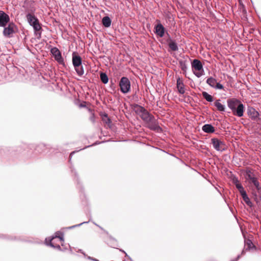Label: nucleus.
<instances>
[{
	"label": "nucleus",
	"mask_w": 261,
	"mask_h": 261,
	"mask_svg": "<svg viewBox=\"0 0 261 261\" xmlns=\"http://www.w3.org/2000/svg\"><path fill=\"white\" fill-rule=\"evenodd\" d=\"M240 257L241 255H238L237 257L235 259H232V260L237 261L240 258Z\"/></svg>",
	"instance_id": "a19ab883"
},
{
	"label": "nucleus",
	"mask_w": 261,
	"mask_h": 261,
	"mask_svg": "<svg viewBox=\"0 0 261 261\" xmlns=\"http://www.w3.org/2000/svg\"><path fill=\"white\" fill-rule=\"evenodd\" d=\"M80 251L84 255H85V254L82 252V250H80Z\"/></svg>",
	"instance_id": "49530a36"
},
{
	"label": "nucleus",
	"mask_w": 261,
	"mask_h": 261,
	"mask_svg": "<svg viewBox=\"0 0 261 261\" xmlns=\"http://www.w3.org/2000/svg\"><path fill=\"white\" fill-rule=\"evenodd\" d=\"M4 28L3 31V36L6 38H11L13 37L14 34L17 33L18 31V29L16 24L13 21H9V22L6 25V27H2Z\"/></svg>",
	"instance_id": "20e7f679"
},
{
	"label": "nucleus",
	"mask_w": 261,
	"mask_h": 261,
	"mask_svg": "<svg viewBox=\"0 0 261 261\" xmlns=\"http://www.w3.org/2000/svg\"><path fill=\"white\" fill-rule=\"evenodd\" d=\"M245 176L246 179L248 180L253 178V177H256L254 173L252 172L250 169H249L246 170Z\"/></svg>",
	"instance_id": "5701e85b"
},
{
	"label": "nucleus",
	"mask_w": 261,
	"mask_h": 261,
	"mask_svg": "<svg viewBox=\"0 0 261 261\" xmlns=\"http://www.w3.org/2000/svg\"><path fill=\"white\" fill-rule=\"evenodd\" d=\"M165 29L161 23H158L154 26V33L160 37L165 35Z\"/></svg>",
	"instance_id": "f8f14e48"
},
{
	"label": "nucleus",
	"mask_w": 261,
	"mask_h": 261,
	"mask_svg": "<svg viewBox=\"0 0 261 261\" xmlns=\"http://www.w3.org/2000/svg\"><path fill=\"white\" fill-rule=\"evenodd\" d=\"M88 258L89 259H90V260H92V259H93V258H92V257H90V256H88Z\"/></svg>",
	"instance_id": "a18cd8bd"
},
{
	"label": "nucleus",
	"mask_w": 261,
	"mask_h": 261,
	"mask_svg": "<svg viewBox=\"0 0 261 261\" xmlns=\"http://www.w3.org/2000/svg\"><path fill=\"white\" fill-rule=\"evenodd\" d=\"M168 46H169V48L172 51L178 50V47L177 44L176 43L175 41L170 39L169 40H168Z\"/></svg>",
	"instance_id": "a211bd4d"
},
{
	"label": "nucleus",
	"mask_w": 261,
	"mask_h": 261,
	"mask_svg": "<svg viewBox=\"0 0 261 261\" xmlns=\"http://www.w3.org/2000/svg\"><path fill=\"white\" fill-rule=\"evenodd\" d=\"M192 67L193 69L198 71L204 72L203 65L201 61L198 59H194L192 62Z\"/></svg>",
	"instance_id": "ddd939ff"
},
{
	"label": "nucleus",
	"mask_w": 261,
	"mask_h": 261,
	"mask_svg": "<svg viewBox=\"0 0 261 261\" xmlns=\"http://www.w3.org/2000/svg\"><path fill=\"white\" fill-rule=\"evenodd\" d=\"M119 86L120 87L121 91L123 93H126L128 92L130 88V83L128 78L126 77H121Z\"/></svg>",
	"instance_id": "0eeeda50"
},
{
	"label": "nucleus",
	"mask_w": 261,
	"mask_h": 261,
	"mask_svg": "<svg viewBox=\"0 0 261 261\" xmlns=\"http://www.w3.org/2000/svg\"><path fill=\"white\" fill-rule=\"evenodd\" d=\"M61 233H62L60 231H57L56 233V234L55 236H59V234H61Z\"/></svg>",
	"instance_id": "79ce46f5"
},
{
	"label": "nucleus",
	"mask_w": 261,
	"mask_h": 261,
	"mask_svg": "<svg viewBox=\"0 0 261 261\" xmlns=\"http://www.w3.org/2000/svg\"><path fill=\"white\" fill-rule=\"evenodd\" d=\"M74 175H75V176H76V175H77V173H76V172H74Z\"/></svg>",
	"instance_id": "de8ad7c7"
},
{
	"label": "nucleus",
	"mask_w": 261,
	"mask_h": 261,
	"mask_svg": "<svg viewBox=\"0 0 261 261\" xmlns=\"http://www.w3.org/2000/svg\"><path fill=\"white\" fill-rule=\"evenodd\" d=\"M227 104L234 116L239 117L243 116L245 106L239 99L236 98L228 99Z\"/></svg>",
	"instance_id": "f257e3e1"
},
{
	"label": "nucleus",
	"mask_w": 261,
	"mask_h": 261,
	"mask_svg": "<svg viewBox=\"0 0 261 261\" xmlns=\"http://www.w3.org/2000/svg\"><path fill=\"white\" fill-rule=\"evenodd\" d=\"M245 253V250L244 249L242 250V252H241V255H244Z\"/></svg>",
	"instance_id": "37998d69"
},
{
	"label": "nucleus",
	"mask_w": 261,
	"mask_h": 261,
	"mask_svg": "<svg viewBox=\"0 0 261 261\" xmlns=\"http://www.w3.org/2000/svg\"><path fill=\"white\" fill-rule=\"evenodd\" d=\"M211 144L214 148L218 151L223 152L226 149L225 143L217 138L211 139Z\"/></svg>",
	"instance_id": "423d86ee"
},
{
	"label": "nucleus",
	"mask_w": 261,
	"mask_h": 261,
	"mask_svg": "<svg viewBox=\"0 0 261 261\" xmlns=\"http://www.w3.org/2000/svg\"><path fill=\"white\" fill-rule=\"evenodd\" d=\"M176 86L178 90V92L181 94H183L185 92V85L183 83L182 81L178 77L176 81Z\"/></svg>",
	"instance_id": "2eb2a0df"
},
{
	"label": "nucleus",
	"mask_w": 261,
	"mask_h": 261,
	"mask_svg": "<svg viewBox=\"0 0 261 261\" xmlns=\"http://www.w3.org/2000/svg\"><path fill=\"white\" fill-rule=\"evenodd\" d=\"M90 220L88 221H86V222H83L79 224H76V225H73V226H70L69 227H68V229H72V228H75V227H79V226H81L82 225H83V224H86V223H89V222L90 221Z\"/></svg>",
	"instance_id": "473e14b6"
},
{
	"label": "nucleus",
	"mask_w": 261,
	"mask_h": 261,
	"mask_svg": "<svg viewBox=\"0 0 261 261\" xmlns=\"http://www.w3.org/2000/svg\"><path fill=\"white\" fill-rule=\"evenodd\" d=\"M202 130L206 133L212 134L215 132V127L211 124H205L202 127Z\"/></svg>",
	"instance_id": "dca6fc26"
},
{
	"label": "nucleus",
	"mask_w": 261,
	"mask_h": 261,
	"mask_svg": "<svg viewBox=\"0 0 261 261\" xmlns=\"http://www.w3.org/2000/svg\"><path fill=\"white\" fill-rule=\"evenodd\" d=\"M244 201L245 202L246 204L248 205L250 207H253V204L252 202L250 201L249 197L248 196L246 192L243 193L241 195Z\"/></svg>",
	"instance_id": "aec40b11"
},
{
	"label": "nucleus",
	"mask_w": 261,
	"mask_h": 261,
	"mask_svg": "<svg viewBox=\"0 0 261 261\" xmlns=\"http://www.w3.org/2000/svg\"><path fill=\"white\" fill-rule=\"evenodd\" d=\"M202 95L203 97L206 99L208 102H212L214 100L213 97L209 94L207 92L205 91H203L202 92Z\"/></svg>",
	"instance_id": "393cba45"
},
{
	"label": "nucleus",
	"mask_w": 261,
	"mask_h": 261,
	"mask_svg": "<svg viewBox=\"0 0 261 261\" xmlns=\"http://www.w3.org/2000/svg\"><path fill=\"white\" fill-rule=\"evenodd\" d=\"M179 66H180V68H181V69L183 71H186V70L187 69V66L186 61H184V60H180L179 61Z\"/></svg>",
	"instance_id": "c85d7f7f"
},
{
	"label": "nucleus",
	"mask_w": 261,
	"mask_h": 261,
	"mask_svg": "<svg viewBox=\"0 0 261 261\" xmlns=\"http://www.w3.org/2000/svg\"><path fill=\"white\" fill-rule=\"evenodd\" d=\"M206 83L210 86L214 88L216 84H217V80L213 77H210L206 80Z\"/></svg>",
	"instance_id": "b1692460"
},
{
	"label": "nucleus",
	"mask_w": 261,
	"mask_h": 261,
	"mask_svg": "<svg viewBox=\"0 0 261 261\" xmlns=\"http://www.w3.org/2000/svg\"><path fill=\"white\" fill-rule=\"evenodd\" d=\"M94 224L95 225H96V226H98V227H100L99 225H98L97 224H96V223H94Z\"/></svg>",
	"instance_id": "09e8293b"
},
{
	"label": "nucleus",
	"mask_w": 261,
	"mask_h": 261,
	"mask_svg": "<svg viewBox=\"0 0 261 261\" xmlns=\"http://www.w3.org/2000/svg\"><path fill=\"white\" fill-rule=\"evenodd\" d=\"M92 260L93 261H99L98 259H96V258H94L93 259H92Z\"/></svg>",
	"instance_id": "c03bdc74"
},
{
	"label": "nucleus",
	"mask_w": 261,
	"mask_h": 261,
	"mask_svg": "<svg viewBox=\"0 0 261 261\" xmlns=\"http://www.w3.org/2000/svg\"><path fill=\"white\" fill-rule=\"evenodd\" d=\"M71 170L72 172H73V169L71 168Z\"/></svg>",
	"instance_id": "8fccbe9b"
},
{
	"label": "nucleus",
	"mask_w": 261,
	"mask_h": 261,
	"mask_svg": "<svg viewBox=\"0 0 261 261\" xmlns=\"http://www.w3.org/2000/svg\"><path fill=\"white\" fill-rule=\"evenodd\" d=\"M10 21L9 16L4 11L0 10V27H6Z\"/></svg>",
	"instance_id": "9d476101"
},
{
	"label": "nucleus",
	"mask_w": 261,
	"mask_h": 261,
	"mask_svg": "<svg viewBox=\"0 0 261 261\" xmlns=\"http://www.w3.org/2000/svg\"><path fill=\"white\" fill-rule=\"evenodd\" d=\"M240 257L241 255H238L237 257L235 259H232V260L237 261L240 258Z\"/></svg>",
	"instance_id": "ea45409f"
},
{
	"label": "nucleus",
	"mask_w": 261,
	"mask_h": 261,
	"mask_svg": "<svg viewBox=\"0 0 261 261\" xmlns=\"http://www.w3.org/2000/svg\"><path fill=\"white\" fill-rule=\"evenodd\" d=\"M139 117L142 120H147L148 118L147 116L150 113L142 106L137 103H132V113Z\"/></svg>",
	"instance_id": "7ed1b4c3"
},
{
	"label": "nucleus",
	"mask_w": 261,
	"mask_h": 261,
	"mask_svg": "<svg viewBox=\"0 0 261 261\" xmlns=\"http://www.w3.org/2000/svg\"><path fill=\"white\" fill-rule=\"evenodd\" d=\"M101 116L102 117V120L103 122L109 125V124L111 123V119L108 117V114L104 113Z\"/></svg>",
	"instance_id": "cd10ccee"
},
{
	"label": "nucleus",
	"mask_w": 261,
	"mask_h": 261,
	"mask_svg": "<svg viewBox=\"0 0 261 261\" xmlns=\"http://www.w3.org/2000/svg\"><path fill=\"white\" fill-rule=\"evenodd\" d=\"M74 69L77 74L80 76H82L84 73V67L82 64L77 67V68H74Z\"/></svg>",
	"instance_id": "a878e982"
},
{
	"label": "nucleus",
	"mask_w": 261,
	"mask_h": 261,
	"mask_svg": "<svg viewBox=\"0 0 261 261\" xmlns=\"http://www.w3.org/2000/svg\"><path fill=\"white\" fill-rule=\"evenodd\" d=\"M75 151H73L72 152H71L70 154V155H69V162L71 161V158H72V156L73 154H74L75 153Z\"/></svg>",
	"instance_id": "58836bf2"
},
{
	"label": "nucleus",
	"mask_w": 261,
	"mask_h": 261,
	"mask_svg": "<svg viewBox=\"0 0 261 261\" xmlns=\"http://www.w3.org/2000/svg\"><path fill=\"white\" fill-rule=\"evenodd\" d=\"M55 238H59L61 241H64V237H63V233L62 232L61 233V236H55V237H53Z\"/></svg>",
	"instance_id": "c9c22d12"
},
{
	"label": "nucleus",
	"mask_w": 261,
	"mask_h": 261,
	"mask_svg": "<svg viewBox=\"0 0 261 261\" xmlns=\"http://www.w3.org/2000/svg\"><path fill=\"white\" fill-rule=\"evenodd\" d=\"M250 184H252L253 185L254 184L256 181H258V179L257 177H253V178L250 179L248 180Z\"/></svg>",
	"instance_id": "72a5a7b5"
},
{
	"label": "nucleus",
	"mask_w": 261,
	"mask_h": 261,
	"mask_svg": "<svg viewBox=\"0 0 261 261\" xmlns=\"http://www.w3.org/2000/svg\"><path fill=\"white\" fill-rule=\"evenodd\" d=\"M148 119L147 120H143L147 125V127L153 130L159 132L162 130V128L159 126L156 122L154 117L150 114L147 116Z\"/></svg>",
	"instance_id": "39448f33"
},
{
	"label": "nucleus",
	"mask_w": 261,
	"mask_h": 261,
	"mask_svg": "<svg viewBox=\"0 0 261 261\" xmlns=\"http://www.w3.org/2000/svg\"><path fill=\"white\" fill-rule=\"evenodd\" d=\"M245 246L246 247L245 250H250L252 248H255V246L253 244L251 240L248 239L245 240Z\"/></svg>",
	"instance_id": "412c9836"
},
{
	"label": "nucleus",
	"mask_w": 261,
	"mask_h": 261,
	"mask_svg": "<svg viewBox=\"0 0 261 261\" xmlns=\"http://www.w3.org/2000/svg\"><path fill=\"white\" fill-rule=\"evenodd\" d=\"M203 72H204L202 71H198L196 72H194V73L197 77H200L203 74Z\"/></svg>",
	"instance_id": "f704fd0d"
},
{
	"label": "nucleus",
	"mask_w": 261,
	"mask_h": 261,
	"mask_svg": "<svg viewBox=\"0 0 261 261\" xmlns=\"http://www.w3.org/2000/svg\"><path fill=\"white\" fill-rule=\"evenodd\" d=\"M101 22L105 28H109L111 25L112 20L109 16H105L102 18Z\"/></svg>",
	"instance_id": "f3484780"
},
{
	"label": "nucleus",
	"mask_w": 261,
	"mask_h": 261,
	"mask_svg": "<svg viewBox=\"0 0 261 261\" xmlns=\"http://www.w3.org/2000/svg\"><path fill=\"white\" fill-rule=\"evenodd\" d=\"M253 185H254L255 188L254 189L252 188V190H261V185L260 184V183L258 181H257L255 183H254V184Z\"/></svg>",
	"instance_id": "7c9ffc66"
},
{
	"label": "nucleus",
	"mask_w": 261,
	"mask_h": 261,
	"mask_svg": "<svg viewBox=\"0 0 261 261\" xmlns=\"http://www.w3.org/2000/svg\"><path fill=\"white\" fill-rule=\"evenodd\" d=\"M247 112V115L252 120L255 121L261 120V118L259 117V113L252 107H248Z\"/></svg>",
	"instance_id": "6e6552de"
},
{
	"label": "nucleus",
	"mask_w": 261,
	"mask_h": 261,
	"mask_svg": "<svg viewBox=\"0 0 261 261\" xmlns=\"http://www.w3.org/2000/svg\"><path fill=\"white\" fill-rule=\"evenodd\" d=\"M50 52L53 56L54 57L55 59L58 62L59 64L63 65H65L64 59L62 56L61 51L57 47H53L51 49Z\"/></svg>",
	"instance_id": "1a4fd4ad"
},
{
	"label": "nucleus",
	"mask_w": 261,
	"mask_h": 261,
	"mask_svg": "<svg viewBox=\"0 0 261 261\" xmlns=\"http://www.w3.org/2000/svg\"><path fill=\"white\" fill-rule=\"evenodd\" d=\"M230 261H234V260H230Z\"/></svg>",
	"instance_id": "3c124183"
},
{
	"label": "nucleus",
	"mask_w": 261,
	"mask_h": 261,
	"mask_svg": "<svg viewBox=\"0 0 261 261\" xmlns=\"http://www.w3.org/2000/svg\"><path fill=\"white\" fill-rule=\"evenodd\" d=\"M220 100L218 99L214 102V106L217 108V110L221 112L225 111V107L220 102Z\"/></svg>",
	"instance_id": "6ab92c4d"
},
{
	"label": "nucleus",
	"mask_w": 261,
	"mask_h": 261,
	"mask_svg": "<svg viewBox=\"0 0 261 261\" xmlns=\"http://www.w3.org/2000/svg\"><path fill=\"white\" fill-rule=\"evenodd\" d=\"M100 80L103 84H106L108 83L109 78L106 73L101 72L100 73Z\"/></svg>",
	"instance_id": "bb28decb"
},
{
	"label": "nucleus",
	"mask_w": 261,
	"mask_h": 261,
	"mask_svg": "<svg viewBox=\"0 0 261 261\" xmlns=\"http://www.w3.org/2000/svg\"><path fill=\"white\" fill-rule=\"evenodd\" d=\"M28 22L32 26L34 31V35L38 39L41 38L42 29L39 19L34 15L30 13L26 15Z\"/></svg>",
	"instance_id": "f03ea898"
},
{
	"label": "nucleus",
	"mask_w": 261,
	"mask_h": 261,
	"mask_svg": "<svg viewBox=\"0 0 261 261\" xmlns=\"http://www.w3.org/2000/svg\"><path fill=\"white\" fill-rule=\"evenodd\" d=\"M72 62L74 68H77V67L82 64V58L75 52L72 53Z\"/></svg>",
	"instance_id": "9b49d317"
},
{
	"label": "nucleus",
	"mask_w": 261,
	"mask_h": 261,
	"mask_svg": "<svg viewBox=\"0 0 261 261\" xmlns=\"http://www.w3.org/2000/svg\"><path fill=\"white\" fill-rule=\"evenodd\" d=\"M54 239V237H52L50 239H49V243H47V245H49L50 247L54 248H56L59 250H61V248L60 247V246L59 245H55L52 242H51V241Z\"/></svg>",
	"instance_id": "c756f323"
},
{
	"label": "nucleus",
	"mask_w": 261,
	"mask_h": 261,
	"mask_svg": "<svg viewBox=\"0 0 261 261\" xmlns=\"http://www.w3.org/2000/svg\"><path fill=\"white\" fill-rule=\"evenodd\" d=\"M100 143V142H95L94 143H93L92 145H89V146H86L85 147H84V149H85V148H87V147H90V146H94V145H95L98 144H99ZM82 149H83H83H81V150H82Z\"/></svg>",
	"instance_id": "4c0bfd02"
},
{
	"label": "nucleus",
	"mask_w": 261,
	"mask_h": 261,
	"mask_svg": "<svg viewBox=\"0 0 261 261\" xmlns=\"http://www.w3.org/2000/svg\"><path fill=\"white\" fill-rule=\"evenodd\" d=\"M234 182L235 183L236 187L238 189V190L239 191V192L240 193L241 195L243 193L246 192V191L244 190V188H243V186L239 183V180L237 178L234 180Z\"/></svg>",
	"instance_id": "4be33fe9"
},
{
	"label": "nucleus",
	"mask_w": 261,
	"mask_h": 261,
	"mask_svg": "<svg viewBox=\"0 0 261 261\" xmlns=\"http://www.w3.org/2000/svg\"><path fill=\"white\" fill-rule=\"evenodd\" d=\"M252 194L254 200L255 201L256 204H259L261 201V190H252Z\"/></svg>",
	"instance_id": "4468645a"
},
{
	"label": "nucleus",
	"mask_w": 261,
	"mask_h": 261,
	"mask_svg": "<svg viewBox=\"0 0 261 261\" xmlns=\"http://www.w3.org/2000/svg\"><path fill=\"white\" fill-rule=\"evenodd\" d=\"M214 88L216 89L222 90L224 88V87L222 84L217 82V84H216Z\"/></svg>",
	"instance_id": "2f4dec72"
},
{
	"label": "nucleus",
	"mask_w": 261,
	"mask_h": 261,
	"mask_svg": "<svg viewBox=\"0 0 261 261\" xmlns=\"http://www.w3.org/2000/svg\"><path fill=\"white\" fill-rule=\"evenodd\" d=\"M139 98V96L137 95H134L132 97V100H134L135 101H138Z\"/></svg>",
	"instance_id": "e433bc0d"
}]
</instances>
